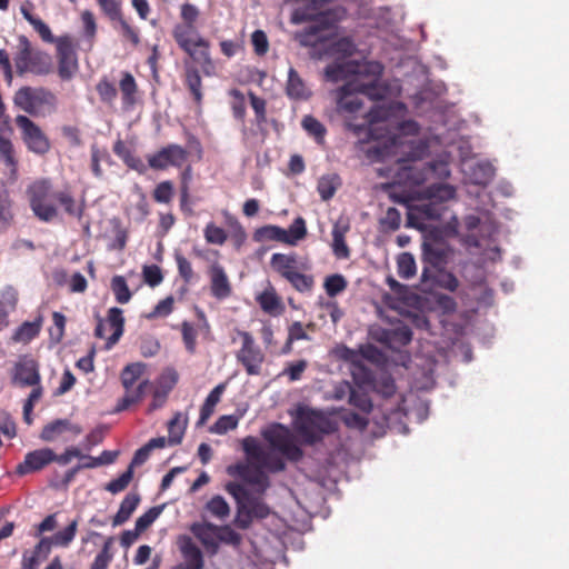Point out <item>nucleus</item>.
Here are the masks:
<instances>
[{
    "label": "nucleus",
    "instance_id": "obj_1",
    "mask_svg": "<svg viewBox=\"0 0 569 569\" xmlns=\"http://www.w3.org/2000/svg\"><path fill=\"white\" fill-rule=\"evenodd\" d=\"M405 106L401 102L377 103L368 113L363 124L348 122L357 134L367 133L375 143L368 153L378 160H393L390 169L396 183L419 186L430 178L446 179L450 176L443 159L422 162L428 146L417 138L419 126L413 120H402Z\"/></svg>",
    "mask_w": 569,
    "mask_h": 569
},
{
    "label": "nucleus",
    "instance_id": "obj_2",
    "mask_svg": "<svg viewBox=\"0 0 569 569\" xmlns=\"http://www.w3.org/2000/svg\"><path fill=\"white\" fill-rule=\"evenodd\" d=\"M269 448L262 446L256 438L247 437L242 440V449L247 456V463H237L228 468L231 476L241 478L247 485L262 493L269 487L266 471L278 472L284 469L282 457L297 461L302 457L301 449L295 443L290 431L276 425L263 431Z\"/></svg>",
    "mask_w": 569,
    "mask_h": 569
},
{
    "label": "nucleus",
    "instance_id": "obj_3",
    "mask_svg": "<svg viewBox=\"0 0 569 569\" xmlns=\"http://www.w3.org/2000/svg\"><path fill=\"white\" fill-rule=\"evenodd\" d=\"M383 67L377 61H348L333 63L326 68V77L331 81H339L351 77L341 87L338 106L341 110L357 112L361 109L362 94L370 100H383L389 89L381 83Z\"/></svg>",
    "mask_w": 569,
    "mask_h": 569
},
{
    "label": "nucleus",
    "instance_id": "obj_4",
    "mask_svg": "<svg viewBox=\"0 0 569 569\" xmlns=\"http://www.w3.org/2000/svg\"><path fill=\"white\" fill-rule=\"evenodd\" d=\"M13 104L32 117H46L56 110L57 98L42 87H21L13 96Z\"/></svg>",
    "mask_w": 569,
    "mask_h": 569
},
{
    "label": "nucleus",
    "instance_id": "obj_5",
    "mask_svg": "<svg viewBox=\"0 0 569 569\" xmlns=\"http://www.w3.org/2000/svg\"><path fill=\"white\" fill-rule=\"evenodd\" d=\"M295 428L308 443L319 441L323 435L336 429L335 423L325 413L303 406L297 409Z\"/></svg>",
    "mask_w": 569,
    "mask_h": 569
},
{
    "label": "nucleus",
    "instance_id": "obj_6",
    "mask_svg": "<svg viewBox=\"0 0 569 569\" xmlns=\"http://www.w3.org/2000/svg\"><path fill=\"white\" fill-rule=\"evenodd\" d=\"M227 491L237 500L238 510L236 525L242 529L250 526L253 518H266L269 515L268 506L257 497H252L244 485L230 482Z\"/></svg>",
    "mask_w": 569,
    "mask_h": 569
},
{
    "label": "nucleus",
    "instance_id": "obj_7",
    "mask_svg": "<svg viewBox=\"0 0 569 569\" xmlns=\"http://www.w3.org/2000/svg\"><path fill=\"white\" fill-rule=\"evenodd\" d=\"M28 192L31 209L41 221L49 222L58 216L57 190L48 180L36 181L30 186Z\"/></svg>",
    "mask_w": 569,
    "mask_h": 569
},
{
    "label": "nucleus",
    "instance_id": "obj_8",
    "mask_svg": "<svg viewBox=\"0 0 569 569\" xmlns=\"http://www.w3.org/2000/svg\"><path fill=\"white\" fill-rule=\"evenodd\" d=\"M14 66L19 74L27 72L46 74L51 69V61L48 54L34 51L26 37L19 40V51L14 57Z\"/></svg>",
    "mask_w": 569,
    "mask_h": 569
},
{
    "label": "nucleus",
    "instance_id": "obj_9",
    "mask_svg": "<svg viewBox=\"0 0 569 569\" xmlns=\"http://www.w3.org/2000/svg\"><path fill=\"white\" fill-rule=\"evenodd\" d=\"M14 121L21 131L23 143L30 152L37 156H44L49 152L50 140L34 121L24 114H18Z\"/></svg>",
    "mask_w": 569,
    "mask_h": 569
},
{
    "label": "nucleus",
    "instance_id": "obj_10",
    "mask_svg": "<svg viewBox=\"0 0 569 569\" xmlns=\"http://www.w3.org/2000/svg\"><path fill=\"white\" fill-rule=\"evenodd\" d=\"M242 347L237 353V359L243 365L250 376L259 375L264 356L260 348L256 346L252 336L249 332H240Z\"/></svg>",
    "mask_w": 569,
    "mask_h": 569
},
{
    "label": "nucleus",
    "instance_id": "obj_11",
    "mask_svg": "<svg viewBox=\"0 0 569 569\" xmlns=\"http://www.w3.org/2000/svg\"><path fill=\"white\" fill-rule=\"evenodd\" d=\"M188 158V151L176 143L168 144L160 149L157 153L148 157L150 168L163 170L171 167H181Z\"/></svg>",
    "mask_w": 569,
    "mask_h": 569
},
{
    "label": "nucleus",
    "instance_id": "obj_12",
    "mask_svg": "<svg viewBox=\"0 0 569 569\" xmlns=\"http://www.w3.org/2000/svg\"><path fill=\"white\" fill-rule=\"evenodd\" d=\"M423 268L421 272V282L428 283V277L436 269H440L447 263L448 250L443 243L425 242L422 246Z\"/></svg>",
    "mask_w": 569,
    "mask_h": 569
},
{
    "label": "nucleus",
    "instance_id": "obj_13",
    "mask_svg": "<svg viewBox=\"0 0 569 569\" xmlns=\"http://www.w3.org/2000/svg\"><path fill=\"white\" fill-rule=\"evenodd\" d=\"M12 383L19 387L38 386L40 383L39 366L28 356L19 358L12 369Z\"/></svg>",
    "mask_w": 569,
    "mask_h": 569
},
{
    "label": "nucleus",
    "instance_id": "obj_14",
    "mask_svg": "<svg viewBox=\"0 0 569 569\" xmlns=\"http://www.w3.org/2000/svg\"><path fill=\"white\" fill-rule=\"evenodd\" d=\"M172 36L179 47L188 54H194V48L208 47V41L201 37L196 24L179 23L174 26Z\"/></svg>",
    "mask_w": 569,
    "mask_h": 569
},
{
    "label": "nucleus",
    "instance_id": "obj_15",
    "mask_svg": "<svg viewBox=\"0 0 569 569\" xmlns=\"http://www.w3.org/2000/svg\"><path fill=\"white\" fill-rule=\"evenodd\" d=\"M461 170L470 182L479 186L488 184L495 176V168L490 162L475 161L467 156L462 157Z\"/></svg>",
    "mask_w": 569,
    "mask_h": 569
},
{
    "label": "nucleus",
    "instance_id": "obj_16",
    "mask_svg": "<svg viewBox=\"0 0 569 569\" xmlns=\"http://www.w3.org/2000/svg\"><path fill=\"white\" fill-rule=\"evenodd\" d=\"M426 196L430 200V203L425 206L426 214L431 219H439L441 213L433 206L453 199L456 189L448 183H435L426 189Z\"/></svg>",
    "mask_w": 569,
    "mask_h": 569
},
{
    "label": "nucleus",
    "instance_id": "obj_17",
    "mask_svg": "<svg viewBox=\"0 0 569 569\" xmlns=\"http://www.w3.org/2000/svg\"><path fill=\"white\" fill-rule=\"evenodd\" d=\"M191 532L200 540L207 551L214 553L219 547L221 527L210 522H196L190 528Z\"/></svg>",
    "mask_w": 569,
    "mask_h": 569
},
{
    "label": "nucleus",
    "instance_id": "obj_18",
    "mask_svg": "<svg viewBox=\"0 0 569 569\" xmlns=\"http://www.w3.org/2000/svg\"><path fill=\"white\" fill-rule=\"evenodd\" d=\"M56 453L50 448H42L27 453L24 461L18 466L17 471L26 475L31 471L42 469L44 466L53 461Z\"/></svg>",
    "mask_w": 569,
    "mask_h": 569
},
{
    "label": "nucleus",
    "instance_id": "obj_19",
    "mask_svg": "<svg viewBox=\"0 0 569 569\" xmlns=\"http://www.w3.org/2000/svg\"><path fill=\"white\" fill-rule=\"evenodd\" d=\"M0 162L3 163L12 179L17 177L18 159L10 138V131L0 129Z\"/></svg>",
    "mask_w": 569,
    "mask_h": 569
},
{
    "label": "nucleus",
    "instance_id": "obj_20",
    "mask_svg": "<svg viewBox=\"0 0 569 569\" xmlns=\"http://www.w3.org/2000/svg\"><path fill=\"white\" fill-rule=\"evenodd\" d=\"M179 548L184 560V563H181L180 566H183L186 569L203 568L202 552L190 537H181L179 540Z\"/></svg>",
    "mask_w": 569,
    "mask_h": 569
},
{
    "label": "nucleus",
    "instance_id": "obj_21",
    "mask_svg": "<svg viewBox=\"0 0 569 569\" xmlns=\"http://www.w3.org/2000/svg\"><path fill=\"white\" fill-rule=\"evenodd\" d=\"M286 93L291 100L296 101H306L312 94L309 86L292 67L288 70Z\"/></svg>",
    "mask_w": 569,
    "mask_h": 569
},
{
    "label": "nucleus",
    "instance_id": "obj_22",
    "mask_svg": "<svg viewBox=\"0 0 569 569\" xmlns=\"http://www.w3.org/2000/svg\"><path fill=\"white\" fill-rule=\"evenodd\" d=\"M211 293L214 298L223 300L231 295V286L222 266L213 263L210 267Z\"/></svg>",
    "mask_w": 569,
    "mask_h": 569
},
{
    "label": "nucleus",
    "instance_id": "obj_23",
    "mask_svg": "<svg viewBox=\"0 0 569 569\" xmlns=\"http://www.w3.org/2000/svg\"><path fill=\"white\" fill-rule=\"evenodd\" d=\"M151 382L148 379H143L137 385V387L124 390V395L119 399L114 411L121 412L127 410L130 406L140 402L147 392L151 390Z\"/></svg>",
    "mask_w": 569,
    "mask_h": 569
},
{
    "label": "nucleus",
    "instance_id": "obj_24",
    "mask_svg": "<svg viewBox=\"0 0 569 569\" xmlns=\"http://www.w3.org/2000/svg\"><path fill=\"white\" fill-rule=\"evenodd\" d=\"M66 431H70L74 435H80L82 432V429L80 426L73 425L67 419H58L43 427L40 433V438L43 441L50 442L56 440L58 436Z\"/></svg>",
    "mask_w": 569,
    "mask_h": 569
},
{
    "label": "nucleus",
    "instance_id": "obj_25",
    "mask_svg": "<svg viewBox=\"0 0 569 569\" xmlns=\"http://www.w3.org/2000/svg\"><path fill=\"white\" fill-rule=\"evenodd\" d=\"M59 59V76L69 80L78 70V61L74 51L69 46H59L58 48Z\"/></svg>",
    "mask_w": 569,
    "mask_h": 569
},
{
    "label": "nucleus",
    "instance_id": "obj_26",
    "mask_svg": "<svg viewBox=\"0 0 569 569\" xmlns=\"http://www.w3.org/2000/svg\"><path fill=\"white\" fill-rule=\"evenodd\" d=\"M106 325L112 335L107 339L106 348L111 349L123 333L124 318L122 310L118 307L110 308L106 319Z\"/></svg>",
    "mask_w": 569,
    "mask_h": 569
},
{
    "label": "nucleus",
    "instance_id": "obj_27",
    "mask_svg": "<svg viewBox=\"0 0 569 569\" xmlns=\"http://www.w3.org/2000/svg\"><path fill=\"white\" fill-rule=\"evenodd\" d=\"M43 319L39 316L34 321H24L13 332L11 340L27 345L40 333Z\"/></svg>",
    "mask_w": 569,
    "mask_h": 569
},
{
    "label": "nucleus",
    "instance_id": "obj_28",
    "mask_svg": "<svg viewBox=\"0 0 569 569\" xmlns=\"http://www.w3.org/2000/svg\"><path fill=\"white\" fill-rule=\"evenodd\" d=\"M349 230V224L337 221L332 228V251L339 259H347L350 256L349 248L345 241V236Z\"/></svg>",
    "mask_w": 569,
    "mask_h": 569
},
{
    "label": "nucleus",
    "instance_id": "obj_29",
    "mask_svg": "<svg viewBox=\"0 0 569 569\" xmlns=\"http://www.w3.org/2000/svg\"><path fill=\"white\" fill-rule=\"evenodd\" d=\"M140 502V496L136 492L128 493L120 503L118 512L114 515L112 526L117 527L124 523Z\"/></svg>",
    "mask_w": 569,
    "mask_h": 569
},
{
    "label": "nucleus",
    "instance_id": "obj_30",
    "mask_svg": "<svg viewBox=\"0 0 569 569\" xmlns=\"http://www.w3.org/2000/svg\"><path fill=\"white\" fill-rule=\"evenodd\" d=\"M226 386L220 383L216 386L210 393L207 396L201 409L198 425H204L207 420L213 413L214 407L220 401V398L224 391Z\"/></svg>",
    "mask_w": 569,
    "mask_h": 569
},
{
    "label": "nucleus",
    "instance_id": "obj_31",
    "mask_svg": "<svg viewBox=\"0 0 569 569\" xmlns=\"http://www.w3.org/2000/svg\"><path fill=\"white\" fill-rule=\"evenodd\" d=\"M253 239L257 242L278 241L286 243L287 233L286 229L281 227L274 224H267L261 228H258L254 231Z\"/></svg>",
    "mask_w": 569,
    "mask_h": 569
},
{
    "label": "nucleus",
    "instance_id": "obj_32",
    "mask_svg": "<svg viewBox=\"0 0 569 569\" xmlns=\"http://www.w3.org/2000/svg\"><path fill=\"white\" fill-rule=\"evenodd\" d=\"M146 365L134 362L126 366L121 372V383L124 390L132 389L141 381Z\"/></svg>",
    "mask_w": 569,
    "mask_h": 569
},
{
    "label": "nucleus",
    "instance_id": "obj_33",
    "mask_svg": "<svg viewBox=\"0 0 569 569\" xmlns=\"http://www.w3.org/2000/svg\"><path fill=\"white\" fill-rule=\"evenodd\" d=\"M341 186V179L337 173H328L318 180L317 190L323 201L330 200Z\"/></svg>",
    "mask_w": 569,
    "mask_h": 569
},
{
    "label": "nucleus",
    "instance_id": "obj_34",
    "mask_svg": "<svg viewBox=\"0 0 569 569\" xmlns=\"http://www.w3.org/2000/svg\"><path fill=\"white\" fill-rule=\"evenodd\" d=\"M375 337L382 343L390 345L393 339H397L401 345H407L411 341L412 333L407 327H400L393 330L376 331Z\"/></svg>",
    "mask_w": 569,
    "mask_h": 569
},
{
    "label": "nucleus",
    "instance_id": "obj_35",
    "mask_svg": "<svg viewBox=\"0 0 569 569\" xmlns=\"http://www.w3.org/2000/svg\"><path fill=\"white\" fill-rule=\"evenodd\" d=\"M415 395H409L403 399L402 410L405 416L416 419L418 422H422L427 419L429 413V405L427 401L419 400L415 408H410L409 403L413 401Z\"/></svg>",
    "mask_w": 569,
    "mask_h": 569
},
{
    "label": "nucleus",
    "instance_id": "obj_36",
    "mask_svg": "<svg viewBox=\"0 0 569 569\" xmlns=\"http://www.w3.org/2000/svg\"><path fill=\"white\" fill-rule=\"evenodd\" d=\"M428 282H432L449 291H455L459 283L457 278L451 272L445 270V267L436 269V271L431 272V274L428 277Z\"/></svg>",
    "mask_w": 569,
    "mask_h": 569
},
{
    "label": "nucleus",
    "instance_id": "obj_37",
    "mask_svg": "<svg viewBox=\"0 0 569 569\" xmlns=\"http://www.w3.org/2000/svg\"><path fill=\"white\" fill-rule=\"evenodd\" d=\"M295 264L296 259L292 256L273 253L271 257V267L286 279L296 271Z\"/></svg>",
    "mask_w": 569,
    "mask_h": 569
},
{
    "label": "nucleus",
    "instance_id": "obj_38",
    "mask_svg": "<svg viewBox=\"0 0 569 569\" xmlns=\"http://www.w3.org/2000/svg\"><path fill=\"white\" fill-rule=\"evenodd\" d=\"M187 426V420L182 418L181 413H177L168 425V442L170 445H179L182 440L184 430Z\"/></svg>",
    "mask_w": 569,
    "mask_h": 569
},
{
    "label": "nucleus",
    "instance_id": "obj_39",
    "mask_svg": "<svg viewBox=\"0 0 569 569\" xmlns=\"http://www.w3.org/2000/svg\"><path fill=\"white\" fill-rule=\"evenodd\" d=\"M206 510L214 518L224 520L230 515V507L221 496L212 497L206 505Z\"/></svg>",
    "mask_w": 569,
    "mask_h": 569
},
{
    "label": "nucleus",
    "instance_id": "obj_40",
    "mask_svg": "<svg viewBox=\"0 0 569 569\" xmlns=\"http://www.w3.org/2000/svg\"><path fill=\"white\" fill-rule=\"evenodd\" d=\"M120 90L122 92V101L126 108H130L136 102L137 84L134 78L130 73H124L120 81Z\"/></svg>",
    "mask_w": 569,
    "mask_h": 569
},
{
    "label": "nucleus",
    "instance_id": "obj_41",
    "mask_svg": "<svg viewBox=\"0 0 569 569\" xmlns=\"http://www.w3.org/2000/svg\"><path fill=\"white\" fill-rule=\"evenodd\" d=\"M301 126L318 143L323 141L327 130L318 119L312 116H305Z\"/></svg>",
    "mask_w": 569,
    "mask_h": 569
},
{
    "label": "nucleus",
    "instance_id": "obj_42",
    "mask_svg": "<svg viewBox=\"0 0 569 569\" xmlns=\"http://www.w3.org/2000/svg\"><path fill=\"white\" fill-rule=\"evenodd\" d=\"M287 240L286 244L296 246L298 241L307 236V227L303 218L298 217L295 219L288 230H286Z\"/></svg>",
    "mask_w": 569,
    "mask_h": 569
},
{
    "label": "nucleus",
    "instance_id": "obj_43",
    "mask_svg": "<svg viewBox=\"0 0 569 569\" xmlns=\"http://www.w3.org/2000/svg\"><path fill=\"white\" fill-rule=\"evenodd\" d=\"M398 274L403 279H409L416 274V261L411 253L402 252L397 259Z\"/></svg>",
    "mask_w": 569,
    "mask_h": 569
},
{
    "label": "nucleus",
    "instance_id": "obj_44",
    "mask_svg": "<svg viewBox=\"0 0 569 569\" xmlns=\"http://www.w3.org/2000/svg\"><path fill=\"white\" fill-rule=\"evenodd\" d=\"M78 520H72L67 528L56 532L51 540L53 546L68 547L76 537Z\"/></svg>",
    "mask_w": 569,
    "mask_h": 569
},
{
    "label": "nucleus",
    "instance_id": "obj_45",
    "mask_svg": "<svg viewBox=\"0 0 569 569\" xmlns=\"http://www.w3.org/2000/svg\"><path fill=\"white\" fill-rule=\"evenodd\" d=\"M111 289L119 303H127L131 299V292L122 276H114L111 280Z\"/></svg>",
    "mask_w": 569,
    "mask_h": 569
},
{
    "label": "nucleus",
    "instance_id": "obj_46",
    "mask_svg": "<svg viewBox=\"0 0 569 569\" xmlns=\"http://www.w3.org/2000/svg\"><path fill=\"white\" fill-rule=\"evenodd\" d=\"M57 203H60L70 216L80 217L82 213L81 206L76 203L73 197L68 191H57Z\"/></svg>",
    "mask_w": 569,
    "mask_h": 569
},
{
    "label": "nucleus",
    "instance_id": "obj_47",
    "mask_svg": "<svg viewBox=\"0 0 569 569\" xmlns=\"http://www.w3.org/2000/svg\"><path fill=\"white\" fill-rule=\"evenodd\" d=\"M323 287L329 297H336L347 288V281L341 274H331L326 278Z\"/></svg>",
    "mask_w": 569,
    "mask_h": 569
},
{
    "label": "nucleus",
    "instance_id": "obj_48",
    "mask_svg": "<svg viewBox=\"0 0 569 569\" xmlns=\"http://www.w3.org/2000/svg\"><path fill=\"white\" fill-rule=\"evenodd\" d=\"M261 309L268 313H274L280 307V301L273 290H264L258 296Z\"/></svg>",
    "mask_w": 569,
    "mask_h": 569
},
{
    "label": "nucleus",
    "instance_id": "obj_49",
    "mask_svg": "<svg viewBox=\"0 0 569 569\" xmlns=\"http://www.w3.org/2000/svg\"><path fill=\"white\" fill-rule=\"evenodd\" d=\"M113 543V538H108L102 547V550L96 556L90 569H107L109 562L112 559L110 549Z\"/></svg>",
    "mask_w": 569,
    "mask_h": 569
},
{
    "label": "nucleus",
    "instance_id": "obj_50",
    "mask_svg": "<svg viewBox=\"0 0 569 569\" xmlns=\"http://www.w3.org/2000/svg\"><path fill=\"white\" fill-rule=\"evenodd\" d=\"M163 510V506H156L150 508L147 512L141 515L136 520V528L138 532H143L148 527H150L157 518L161 515Z\"/></svg>",
    "mask_w": 569,
    "mask_h": 569
},
{
    "label": "nucleus",
    "instance_id": "obj_51",
    "mask_svg": "<svg viewBox=\"0 0 569 569\" xmlns=\"http://www.w3.org/2000/svg\"><path fill=\"white\" fill-rule=\"evenodd\" d=\"M287 280L300 292H309L313 287V277L298 271L290 273Z\"/></svg>",
    "mask_w": 569,
    "mask_h": 569
},
{
    "label": "nucleus",
    "instance_id": "obj_52",
    "mask_svg": "<svg viewBox=\"0 0 569 569\" xmlns=\"http://www.w3.org/2000/svg\"><path fill=\"white\" fill-rule=\"evenodd\" d=\"M238 423H239L238 417H236L233 415L222 416L214 422V425L211 427L210 430L213 433L223 435L230 430L236 429Z\"/></svg>",
    "mask_w": 569,
    "mask_h": 569
},
{
    "label": "nucleus",
    "instance_id": "obj_53",
    "mask_svg": "<svg viewBox=\"0 0 569 569\" xmlns=\"http://www.w3.org/2000/svg\"><path fill=\"white\" fill-rule=\"evenodd\" d=\"M203 234H204V239L207 240V242L212 243V244L221 246L227 240L226 231L212 222L208 223L206 226Z\"/></svg>",
    "mask_w": 569,
    "mask_h": 569
},
{
    "label": "nucleus",
    "instance_id": "obj_54",
    "mask_svg": "<svg viewBox=\"0 0 569 569\" xmlns=\"http://www.w3.org/2000/svg\"><path fill=\"white\" fill-rule=\"evenodd\" d=\"M132 477H133V471L131 470V468H128L127 471H124L119 478L110 481L106 486V490H108L109 492H111L113 495L119 493L128 487V485L132 480Z\"/></svg>",
    "mask_w": 569,
    "mask_h": 569
},
{
    "label": "nucleus",
    "instance_id": "obj_55",
    "mask_svg": "<svg viewBox=\"0 0 569 569\" xmlns=\"http://www.w3.org/2000/svg\"><path fill=\"white\" fill-rule=\"evenodd\" d=\"M181 333H182V340L186 346V349L193 353L196 351V340H197V331L193 328V326L188 322L183 321L181 325Z\"/></svg>",
    "mask_w": 569,
    "mask_h": 569
},
{
    "label": "nucleus",
    "instance_id": "obj_56",
    "mask_svg": "<svg viewBox=\"0 0 569 569\" xmlns=\"http://www.w3.org/2000/svg\"><path fill=\"white\" fill-rule=\"evenodd\" d=\"M187 86L191 91L194 100L200 102L202 99L201 93V77L197 70L187 71Z\"/></svg>",
    "mask_w": 569,
    "mask_h": 569
},
{
    "label": "nucleus",
    "instance_id": "obj_57",
    "mask_svg": "<svg viewBox=\"0 0 569 569\" xmlns=\"http://www.w3.org/2000/svg\"><path fill=\"white\" fill-rule=\"evenodd\" d=\"M349 402L362 412H369L372 409V403L368 395L360 390H352Z\"/></svg>",
    "mask_w": 569,
    "mask_h": 569
},
{
    "label": "nucleus",
    "instance_id": "obj_58",
    "mask_svg": "<svg viewBox=\"0 0 569 569\" xmlns=\"http://www.w3.org/2000/svg\"><path fill=\"white\" fill-rule=\"evenodd\" d=\"M251 43L256 54L258 56H264L269 50V41L267 34L262 30H256L251 34Z\"/></svg>",
    "mask_w": 569,
    "mask_h": 569
},
{
    "label": "nucleus",
    "instance_id": "obj_59",
    "mask_svg": "<svg viewBox=\"0 0 569 569\" xmlns=\"http://www.w3.org/2000/svg\"><path fill=\"white\" fill-rule=\"evenodd\" d=\"M173 194V187L170 181L160 182L153 192V198L157 202L168 203Z\"/></svg>",
    "mask_w": 569,
    "mask_h": 569
},
{
    "label": "nucleus",
    "instance_id": "obj_60",
    "mask_svg": "<svg viewBox=\"0 0 569 569\" xmlns=\"http://www.w3.org/2000/svg\"><path fill=\"white\" fill-rule=\"evenodd\" d=\"M109 154L107 151H101L96 146L91 147V170L97 178H102V169L100 167V161L102 159H108Z\"/></svg>",
    "mask_w": 569,
    "mask_h": 569
},
{
    "label": "nucleus",
    "instance_id": "obj_61",
    "mask_svg": "<svg viewBox=\"0 0 569 569\" xmlns=\"http://www.w3.org/2000/svg\"><path fill=\"white\" fill-rule=\"evenodd\" d=\"M230 94L234 98L232 102L233 117L242 120L246 116L244 96L237 89L231 90Z\"/></svg>",
    "mask_w": 569,
    "mask_h": 569
},
{
    "label": "nucleus",
    "instance_id": "obj_62",
    "mask_svg": "<svg viewBox=\"0 0 569 569\" xmlns=\"http://www.w3.org/2000/svg\"><path fill=\"white\" fill-rule=\"evenodd\" d=\"M381 224L390 230H397L401 224V214L396 208H388L381 219Z\"/></svg>",
    "mask_w": 569,
    "mask_h": 569
},
{
    "label": "nucleus",
    "instance_id": "obj_63",
    "mask_svg": "<svg viewBox=\"0 0 569 569\" xmlns=\"http://www.w3.org/2000/svg\"><path fill=\"white\" fill-rule=\"evenodd\" d=\"M97 91L101 100L106 102H112L118 93L116 87L107 80H102L98 83Z\"/></svg>",
    "mask_w": 569,
    "mask_h": 569
},
{
    "label": "nucleus",
    "instance_id": "obj_64",
    "mask_svg": "<svg viewBox=\"0 0 569 569\" xmlns=\"http://www.w3.org/2000/svg\"><path fill=\"white\" fill-rule=\"evenodd\" d=\"M143 278L144 281L151 287L158 286L163 279L161 270L158 266H146L143 268Z\"/></svg>",
    "mask_w": 569,
    "mask_h": 569
}]
</instances>
